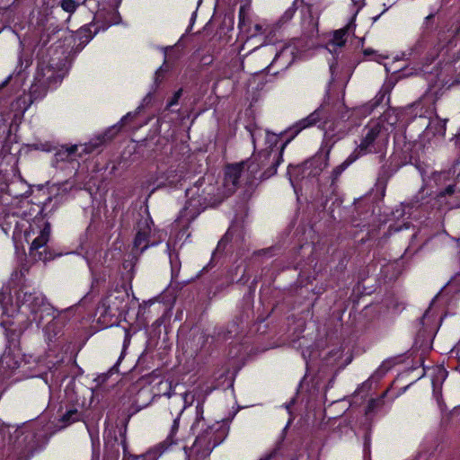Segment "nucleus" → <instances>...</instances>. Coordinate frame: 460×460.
<instances>
[{
	"label": "nucleus",
	"mask_w": 460,
	"mask_h": 460,
	"mask_svg": "<svg viewBox=\"0 0 460 460\" xmlns=\"http://www.w3.org/2000/svg\"><path fill=\"white\" fill-rule=\"evenodd\" d=\"M332 116L327 106L321 105L307 117L296 121L289 127L285 134L288 139L279 145L281 135H276L261 128H249V132L255 150L258 154L253 155L251 162L228 164L225 169V175L220 182L215 186L206 184V180H199L191 188L186 190L187 201L175 221V228H181L179 234L181 236L192 220L208 206H216L223 199L232 195L243 183L248 184L257 178L260 171H262L260 178L267 179L277 172V167L282 162L283 151L289 141L297 136L302 130L318 124L323 129H327V124L331 122Z\"/></svg>",
	"instance_id": "nucleus-1"
},
{
	"label": "nucleus",
	"mask_w": 460,
	"mask_h": 460,
	"mask_svg": "<svg viewBox=\"0 0 460 460\" xmlns=\"http://www.w3.org/2000/svg\"><path fill=\"white\" fill-rule=\"evenodd\" d=\"M210 389L201 385L192 391H176L166 398L172 423L166 438L154 451L182 449L185 460H206L228 434L225 421L209 422L204 418V402Z\"/></svg>",
	"instance_id": "nucleus-2"
},
{
	"label": "nucleus",
	"mask_w": 460,
	"mask_h": 460,
	"mask_svg": "<svg viewBox=\"0 0 460 460\" xmlns=\"http://www.w3.org/2000/svg\"><path fill=\"white\" fill-rule=\"evenodd\" d=\"M0 307V325L7 337L18 336L31 324L39 326L44 320L50 319L43 329L45 341L49 350L61 344L63 323L55 316V309L45 296L24 285L22 273L14 272L9 282L3 286Z\"/></svg>",
	"instance_id": "nucleus-3"
},
{
	"label": "nucleus",
	"mask_w": 460,
	"mask_h": 460,
	"mask_svg": "<svg viewBox=\"0 0 460 460\" xmlns=\"http://www.w3.org/2000/svg\"><path fill=\"white\" fill-rule=\"evenodd\" d=\"M50 357L48 355L47 359L41 360L23 355L16 346H9L0 358V375L4 379L13 377L15 382L23 378L41 377L51 392L65 380L66 370L62 365L52 362Z\"/></svg>",
	"instance_id": "nucleus-4"
},
{
	"label": "nucleus",
	"mask_w": 460,
	"mask_h": 460,
	"mask_svg": "<svg viewBox=\"0 0 460 460\" xmlns=\"http://www.w3.org/2000/svg\"><path fill=\"white\" fill-rule=\"evenodd\" d=\"M403 111L397 109L386 110L378 119H371L362 129L359 143L351 153V159L357 160L362 155L383 151L390 135L398 127H403L401 117Z\"/></svg>",
	"instance_id": "nucleus-5"
},
{
	"label": "nucleus",
	"mask_w": 460,
	"mask_h": 460,
	"mask_svg": "<svg viewBox=\"0 0 460 460\" xmlns=\"http://www.w3.org/2000/svg\"><path fill=\"white\" fill-rule=\"evenodd\" d=\"M301 26L303 39L279 46L265 45L256 50L267 57V60L273 57L270 65L277 64L280 69L288 67L306 49L314 45L313 40L318 36V21L310 12L303 15Z\"/></svg>",
	"instance_id": "nucleus-6"
},
{
	"label": "nucleus",
	"mask_w": 460,
	"mask_h": 460,
	"mask_svg": "<svg viewBox=\"0 0 460 460\" xmlns=\"http://www.w3.org/2000/svg\"><path fill=\"white\" fill-rule=\"evenodd\" d=\"M66 52L62 50L58 57L39 58L34 81L30 88L33 99L43 97L49 89L56 88L67 72Z\"/></svg>",
	"instance_id": "nucleus-7"
},
{
	"label": "nucleus",
	"mask_w": 460,
	"mask_h": 460,
	"mask_svg": "<svg viewBox=\"0 0 460 460\" xmlns=\"http://www.w3.org/2000/svg\"><path fill=\"white\" fill-rule=\"evenodd\" d=\"M436 99L429 91L417 103L410 109L414 114L412 122L418 124L424 130L420 135L422 141H431L434 137H443L446 133V120L440 119L436 114Z\"/></svg>",
	"instance_id": "nucleus-8"
},
{
	"label": "nucleus",
	"mask_w": 460,
	"mask_h": 460,
	"mask_svg": "<svg viewBox=\"0 0 460 460\" xmlns=\"http://www.w3.org/2000/svg\"><path fill=\"white\" fill-rule=\"evenodd\" d=\"M121 0H85L89 9H94L93 22L81 29V33L89 32L87 41L100 31H104L112 25L119 24L121 18L118 7Z\"/></svg>",
	"instance_id": "nucleus-9"
},
{
	"label": "nucleus",
	"mask_w": 460,
	"mask_h": 460,
	"mask_svg": "<svg viewBox=\"0 0 460 460\" xmlns=\"http://www.w3.org/2000/svg\"><path fill=\"white\" fill-rule=\"evenodd\" d=\"M50 235V225L43 217H36L25 229V241L31 244L30 256L36 261H46L52 259L47 243Z\"/></svg>",
	"instance_id": "nucleus-10"
},
{
	"label": "nucleus",
	"mask_w": 460,
	"mask_h": 460,
	"mask_svg": "<svg viewBox=\"0 0 460 460\" xmlns=\"http://www.w3.org/2000/svg\"><path fill=\"white\" fill-rule=\"evenodd\" d=\"M329 150L326 152L322 151L302 165L288 167V175L295 192H296L297 183L300 180L316 177L326 168Z\"/></svg>",
	"instance_id": "nucleus-11"
},
{
	"label": "nucleus",
	"mask_w": 460,
	"mask_h": 460,
	"mask_svg": "<svg viewBox=\"0 0 460 460\" xmlns=\"http://www.w3.org/2000/svg\"><path fill=\"white\" fill-rule=\"evenodd\" d=\"M152 225L153 221L148 213L146 212L137 224V234L133 244L134 252L141 253L149 246H155L162 241L163 234L160 232L152 233Z\"/></svg>",
	"instance_id": "nucleus-12"
},
{
	"label": "nucleus",
	"mask_w": 460,
	"mask_h": 460,
	"mask_svg": "<svg viewBox=\"0 0 460 460\" xmlns=\"http://www.w3.org/2000/svg\"><path fill=\"white\" fill-rule=\"evenodd\" d=\"M102 143V139L98 137L91 140L89 143L61 146L56 151L52 164L54 166L58 167L60 162H73L77 157H82L84 154H90L97 150Z\"/></svg>",
	"instance_id": "nucleus-13"
},
{
	"label": "nucleus",
	"mask_w": 460,
	"mask_h": 460,
	"mask_svg": "<svg viewBox=\"0 0 460 460\" xmlns=\"http://www.w3.org/2000/svg\"><path fill=\"white\" fill-rule=\"evenodd\" d=\"M32 424H23L21 427H6L0 423V442L4 441L5 433H9L10 443L17 444L18 446H28L31 444L36 438L37 434Z\"/></svg>",
	"instance_id": "nucleus-14"
},
{
	"label": "nucleus",
	"mask_w": 460,
	"mask_h": 460,
	"mask_svg": "<svg viewBox=\"0 0 460 460\" xmlns=\"http://www.w3.org/2000/svg\"><path fill=\"white\" fill-rule=\"evenodd\" d=\"M385 95H381L380 97L376 96L374 100L369 102L368 103L364 104L361 107H358L353 109L352 111L348 110L343 105H341L342 111L341 112V119L342 120H351V123H357V118L359 115L367 116L371 113V111L378 106L380 102L384 99Z\"/></svg>",
	"instance_id": "nucleus-15"
},
{
	"label": "nucleus",
	"mask_w": 460,
	"mask_h": 460,
	"mask_svg": "<svg viewBox=\"0 0 460 460\" xmlns=\"http://www.w3.org/2000/svg\"><path fill=\"white\" fill-rule=\"evenodd\" d=\"M416 168L418 169L422 181H423V187H422V192L425 189H432L433 183L435 185H438L442 180H445L447 176V172H438L433 171L430 165L426 164L424 163H418L416 164Z\"/></svg>",
	"instance_id": "nucleus-16"
},
{
	"label": "nucleus",
	"mask_w": 460,
	"mask_h": 460,
	"mask_svg": "<svg viewBox=\"0 0 460 460\" xmlns=\"http://www.w3.org/2000/svg\"><path fill=\"white\" fill-rule=\"evenodd\" d=\"M355 18L356 14L353 15L346 27L337 30L333 32L332 39L327 44V49L330 52L335 51L336 48H341L345 44L347 40V35L349 32L354 31L356 28Z\"/></svg>",
	"instance_id": "nucleus-17"
},
{
	"label": "nucleus",
	"mask_w": 460,
	"mask_h": 460,
	"mask_svg": "<svg viewBox=\"0 0 460 460\" xmlns=\"http://www.w3.org/2000/svg\"><path fill=\"white\" fill-rule=\"evenodd\" d=\"M31 62V61L29 58H24L22 56H20L19 65L16 68V71L9 75L4 84L10 83L16 87L22 86L26 79L25 69L30 66Z\"/></svg>",
	"instance_id": "nucleus-18"
},
{
	"label": "nucleus",
	"mask_w": 460,
	"mask_h": 460,
	"mask_svg": "<svg viewBox=\"0 0 460 460\" xmlns=\"http://www.w3.org/2000/svg\"><path fill=\"white\" fill-rule=\"evenodd\" d=\"M449 290L459 291L460 290V273L455 275L447 283V285L441 290V292L432 300L429 308L426 311L421 320V323L423 325L426 324V322L429 319V314L432 310V306L435 305L437 301H440L444 298L445 294Z\"/></svg>",
	"instance_id": "nucleus-19"
},
{
	"label": "nucleus",
	"mask_w": 460,
	"mask_h": 460,
	"mask_svg": "<svg viewBox=\"0 0 460 460\" xmlns=\"http://www.w3.org/2000/svg\"><path fill=\"white\" fill-rule=\"evenodd\" d=\"M424 199H426V198H424L423 196H421V199H420L419 197H417L416 200L411 202V204L401 205V208H397L396 211L394 213V217H398L399 216L408 214V218H410L414 211H425L429 200L424 201Z\"/></svg>",
	"instance_id": "nucleus-20"
},
{
	"label": "nucleus",
	"mask_w": 460,
	"mask_h": 460,
	"mask_svg": "<svg viewBox=\"0 0 460 460\" xmlns=\"http://www.w3.org/2000/svg\"><path fill=\"white\" fill-rule=\"evenodd\" d=\"M330 71L332 75V84H339L341 85H344L348 83L352 75L351 67H346L340 71L338 64H331Z\"/></svg>",
	"instance_id": "nucleus-21"
},
{
	"label": "nucleus",
	"mask_w": 460,
	"mask_h": 460,
	"mask_svg": "<svg viewBox=\"0 0 460 460\" xmlns=\"http://www.w3.org/2000/svg\"><path fill=\"white\" fill-rule=\"evenodd\" d=\"M173 183L172 180H170L169 176L165 175V173L162 171L157 172L155 175H150L146 181V187L147 189L152 187V192L166 184Z\"/></svg>",
	"instance_id": "nucleus-22"
},
{
	"label": "nucleus",
	"mask_w": 460,
	"mask_h": 460,
	"mask_svg": "<svg viewBox=\"0 0 460 460\" xmlns=\"http://www.w3.org/2000/svg\"><path fill=\"white\" fill-rule=\"evenodd\" d=\"M177 389H179V385L176 384L174 386H172V382H169L168 380H161L153 386L154 398L161 395H164L167 398L170 394H172L173 391L176 392Z\"/></svg>",
	"instance_id": "nucleus-23"
},
{
	"label": "nucleus",
	"mask_w": 460,
	"mask_h": 460,
	"mask_svg": "<svg viewBox=\"0 0 460 460\" xmlns=\"http://www.w3.org/2000/svg\"><path fill=\"white\" fill-rule=\"evenodd\" d=\"M85 426L92 442L93 460H99L100 439L98 427L88 423H85Z\"/></svg>",
	"instance_id": "nucleus-24"
},
{
	"label": "nucleus",
	"mask_w": 460,
	"mask_h": 460,
	"mask_svg": "<svg viewBox=\"0 0 460 460\" xmlns=\"http://www.w3.org/2000/svg\"><path fill=\"white\" fill-rule=\"evenodd\" d=\"M125 295L120 292H115L107 296L103 301V305L107 306L110 311H119L122 309V301Z\"/></svg>",
	"instance_id": "nucleus-25"
},
{
	"label": "nucleus",
	"mask_w": 460,
	"mask_h": 460,
	"mask_svg": "<svg viewBox=\"0 0 460 460\" xmlns=\"http://www.w3.org/2000/svg\"><path fill=\"white\" fill-rule=\"evenodd\" d=\"M80 417V413L76 409H70L64 413L61 418L58 420L57 423V429H62L75 421L78 420Z\"/></svg>",
	"instance_id": "nucleus-26"
},
{
	"label": "nucleus",
	"mask_w": 460,
	"mask_h": 460,
	"mask_svg": "<svg viewBox=\"0 0 460 460\" xmlns=\"http://www.w3.org/2000/svg\"><path fill=\"white\" fill-rule=\"evenodd\" d=\"M259 460H288V457L283 455V453L280 450V447H276L268 452L267 454H265ZM288 460H304V455L299 454L296 457L291 456Z\"/></svg>",
	"instance_id": "nucleus-27"
},
{
	"label": "nucleus",
	"mask_w": 460,
	"mask_h": 460,
	"mask_svg": "<svg viewBox=\"0 0 460 460\" xmlns=\"http://www.w3.org/2000/svg\"><path fill=\"white\" fill-rule=\"evenodd\" d=\"M355 161L356 160L351 159L350 154L349 156L341 164L336 166L332 170V181L336 180L342 173V172Z\"/></svg>",
	"instance_id": "nucleus-28"
},
{
	"label": "nucleus",
	"mask_w": 460,
	"mask_h": 460,
	"mask_svg": "<svg viewBox=\"0 0 460 460\" xmlns=\"http://www.w3.org/2000/svg\"><path fill=\"white\" fill-rule=\"evenodd\" d=\"M65 397L68 402L75 403V379L72 378L68 381L65 388Z\"/></svg>",
	"instance_id": "nucleus-29"
},
{
	"label": "nucleus",
	"mask_w": 460,
	"mask_h": 460,
	"mask_svg": "<svg viewBox=\"0 0 460 460\" xmlns=\"http://www.w3.org/2000/svg\"><path fill=\"white\" fill-rule=\"evenodd\" d=\"M456 190L460 191V173L457 174V180L455 183V185H448L444 191H440L438 196L439 198H443L446 194L451 195Z\"/></svg>",
	"instance_id": "nucleus-30"
},
{
	"label": "nucleus",
	"mask_w": 460,
	"mask_h": 460,
	"mask_svg": "<svg viewBox=\"0 0 460 460\" xmlns=\"http://www.w3.org/2000/svg\"><path fill=\"white\" fill-rule=\"evenodd\" d=\"M123 450H124V458L123 460H155V457L152 453H148L146 455L137 456H126V445L124 439L121 440Z\"/></svg>",
	"instance_id": "nucleus-31"
},
{
	"label": "nucleus",
	"mask_w": 460,
	"mask_h": 460,
	"mask_svg": "<svg viewBox=\"0 0 460 460\" xmlns=\"http://www.w3.org/2000/svg\"><path fill=\"white\" fill-rule=\"evenodd\" d=\"M341 354L342 352L340 349L329 351L328 358H324L326 365L334 364L341 357Z\"/></svg>",
	"instance_id": "nucleus-32"
},
{
	"label": "nucleus",
	"mask_w": 460,
	"mask_h": 460,
	"mask_svg": "<svg viewBox=\"0 0 460 460\" xmlns=\"http://www.w3.org/2000/svg\"><path fill=\"white\" fill-rule=\"evenodd\" d=\"M61 7L67 13H73L75 11L77 4L74 0H62Z\"/></svg>",
	"instance_id": "nucleus-33"
},
{
	"label": "nucleus",
	"mask_w": 460,
	"mask_h": 460,
	"mask_svg": "<svg viewBox=\"0 0 460 460\" xmlns=\"http://www.w3.org/2000/svg\"><path fill=\"white\" fill-rule=\"evenodd\" d=\"M295 13H296V8H294V7H289V8H288L285 13H284V14H283V15H282V17L280 18V21H279V22H280L282 24H284L285 22H287L290 21V20L293 18V16H294V14H295Z\"/></svg>",
	"instance_id": "nucleus-34"
},
{
	"label": "nucleus",
	"mask_w": 460,
	"mask_h": 460,
	"mask_svg": "<svg viewBox=\"0 0 460 460\" xmlns=\"http://www.w3.org/2000/svg\"><path fill=\"white\" fill-rule=\"evenodd\" d=\"M181 93H182V90L181 89H179L178 91H176L174 93L173 96L172 97V99L167 103V108L168 109L173 107L174 105H176L178 103V101L181 98Z\"/></svg>",
	"instance_id": "nucleus-35"
},
{
	"label": "nucleus",
	"mask_w": 460,
	"mask_h": 460,
	"mask_svg": "<svg viewBox=\"0 0 460 460\" xmlns=\"http://www.w3.org/2000/svg\"><path fill=\"white\" fill-rule=\"evenodd\" d=\"M385 394H386V392L383 394V395H382V397H381V398H378V399H372V400H370V401H369V402H368V405H367V411L369 412V411H373V409H374L376 405L380 404V403H381V402H382L383 397H384Z\"/></svg>",
	"instance_id": "nucleus-36"
},
{
	"label": "nucleus",
	"mask_w": 460,
	"mask_h": 460,
	"mask_svg": "<svg viewBox=\"0 0 460 460\" xmlns=\"http://www.w3.org/2000/svg\"><path fill=\"white\" fill-rule=\"evenodd\" d=\"M302 355H303L304 359L306 361V365H307V366H308V361H309V360H313V359H314V356L313 355V353H312V352H310V351H308V349L304 350V351L302 352Z\"/></svg>",
	"instance_id": "nucleus-37"
},
{
	"label": "nucleus",
	"mask_w": 460,
	"mask_h": 460,
	"mask_svg": "<svg viewBox=\"0 0 460 460\" xmlns=\"http://www.w3.org/2000/svg\"><path fill=\"white\" fill-rule=\"evenodd\" d=\"M451 353L456 354V357L460 358V340L452 349Z\"/></svg>",
	"instance_id": "nucleus-38"
},
{
	"label": "nucleus",
	"mask_w": 460,
	"mask_h": 460,
	"mask_svg": "<svg viewBox=\"0 0 460 460\" xmlns=\"http://www.w3.org/2000/svg\"><path fill=\"white\" fill-rule=\"evenodd\" d=\"M136 114H137V112H135V113L128 112L127 115H125V116L121 119L120 123H121V124H123V125H124V124H126V123H127V121H128V119H131V118L135 117V116H136Z\"/></svg>",
	"instance_id": "nucleus-39"
},
{
	"label": "nucleus",
	"mask_w": 460,
	"mask_h": 460,
	"mask_svg": "<svg viewBox=\"0 0 460 460\" xmlns=\"http://www.w3.org/2000/svg\"><path fill=\"white\" fill-rule=\"evenodd\" d=\"M129 344V335L127 331H125V339L123 342V349H125Z\"/></svg>",
	"instance_id": "nucleus-40"
},
{
	"label": "nucleus",
	"mask_w": 460,
	"mask_h": 460,
	"mask_svg": "<svg viewBox=\"0 0 460 460\" xmlns=\"http://www.w3.org/2000/svg\"><path fill=\"white\" fill-rule=\"evenodd\" d=\"M262 31V26L261 24H255L254 25V32L252 34L254 36L257 33H261Z\"/></svg>",
	"instance_id": "nucleus-41"
},
{
	"label": "nucleus",
	"mask_w": 460,
	"mask_h": 460,
	"mask_svg": "<svg viewBox=\"0 0 460 460\" xmlns=\"http://www.w3.org/2000/svg\"><path fill=\"white\" fill-rule=\"evenodd\" d=\"M164 69L163 67H160L156 72H155V83H158L159 81H161L160 79V76L163 73Z\"/></svg>",
	"instance_id": "nucleus-42"
},
{
	"label": "nucleus",
	"mask_w": 460,
	"mask_h": 460,
	"mask_svg": "<svg viewBox=\"0 0 460 460\" xmlns=\"http://www.w3.org/2000/svg\"><path fill=\"white\" fill-rule=\"evenodd\" d=\"M411 226H410V222L406 221V222H403V226H396L394 227V231H400L402 230V228H409Z\"/></svg>",
	"instance_id": "nucleus-43"
},
{
	"label": "nucleus",
	"mask_w": 460,
	"mask_h": 460,
	"mask_svg": "<svg viewBox=\"0 0 460 460\" xmlns=\"http://www.w3.org/2000/svg\"><path fill=\"white\" fill-rule=\"evenodd\" d=\"M434 15L433 14H429L428 15L426 18H425V22H424V26H426L427 28L429 26V22H431V20L433 19Z\"/></svg>",
	"instance_id": "nucleus-44"
},
{
	"label": "nucleus",
	"mask_w": 460,
	"mask_h": 460,
	"mask_svg": "<svg viewBox=\"0 0 460 460\" xmlns=\"http://www.w3.org/2000/svg\"><path fill=\"white\" fill-rule=\"evenodd\" d=\"M239 16H240L239 25L243 26L244 23L243 15V8H241V10H240Z\"/></svg>",
	"instance_id": "nucleus-45"
},
{
	"label": "nucleus",
	"mask_w": 460,
	"mask_h": 460,
	"mask_svg": "<svg viewBox=\"0 0 460 460\" xmlns=\"http://www.w3.org/2000/svg\"><path fill=\"white\" fill-rule=\"evenodd\" d=\"M171 243H172V241L170 239L167 243V250L168 251H171ZM169 257H170L171 263H172V257L171 252H169Z\"/></svg>",
	"instance_id": "nucleus-46"
},
{
	"label": "nucleus",
	"mask_w": 460,
	"mask_h": 460,
	"mask_svg": "<svg viewBox=\"0 0 460 460\" xmlns=\"http://www.w3.org/2000/svg\"><path fill=\"white\" fill-rule=\"evenodd\" d=\"M294 404V400H292L289 403L286 404V409L288 410V413H290V408L291 405Z\"/></svg>",
	"instance_id": "nucleus-47"
},
{
	"label": "nucleus",
	"mask_w": 460,
	"mask_h": 460,
	"mask_svg": "<svg viewBox=\"0 0 460 460\" xmlns=\"http://www.w3.org/2000/svg\"><path fill=\"white\" fill-rule=\"evenodd\" d=\"M438 373L443 378L446 376V371L444 369H438Z\"/></svg>",
	"instance_id": "nucleus-48"
},
{
	"label": "nucleus",
	"mask_w": 460,
	"mask_h": 460,
	"mask_svg": "<svg viewBox=\"0 0 460 460\" xmlns=\"http://www.w3.org/2000/svg\"><path fill=\"white\" fill-rule=\"evenodd\" d=\"M456 145H459V146H460V134H457V135L456 136Z\"/></svg>",
	"instance_id": "nucleus-49"
},
{
	"label": "nucleus",
	"mask_w": 460,
	"mask_h": 460,
	"mask_svg": "<svg viewBox=\"0 0 460 460\" xmlns=\"http://www.w3.org/2000/svg\"><path fill=\"white\" fill-rule=\"evenodd\" d=\"M371 53H373V51H372V50H370V49H365V51H364V54H365L366 56H368V55H370Z\"/></svg>",
	"instance_id": "nucleus-50"
},
{
	"label": "nucleus",
	"mask_w": 460,
	"mask_h": 460,
	"mask_svg": "<svg viewBox=\"0 0 460 460\" xmlns=\"http://www.w3.org/2000/svg\"><path fill=\"white\" fill-rule=\"evenodd\" d=\"M381 58H384V57H383V56H381V55H378V56H376V57L375 58V59H376L377 62H380V59H381Z\"/></svg>",
	"instance_id": "nucleus-51"
},
{
	"label": "nucleus",
	"mask_w": 460,
	"mask_h": 460,
	"mask_svg": "<svg viewBox=\"0 0 460 460\" xmlns=\"http://www.w3.org/2000/svg\"><path fill=\"white\" fill-rule=\"evenodd\" d=\"M49 51L55 55L57 53V50L56 49H53L52 47L50 48Z\"/></svg>",
	"instance_id": "nucleus-52"
},
{
	"label": "nucleus",
	"mask_w": 460,
	"mask_h": 460,
	"mask_svg": "<svg viewBox=\"0 0 460 460\" xmlns=\"http://www.w3.org/2000/svg\"><path fill=\"white\" fill-rule=\"evenodd\" d=\"M151 98V93H148L146 98H145V101L147 100V99H150Z\"/></svg>",
	"instance_id": "nucleus-53"
},
{
	"label": "nucleus",
	"mask_w": 460,
	"mask_h": 460,
	"mask_svg": "<svg viewBox=\"0 0 460 460\" xmlns=\"http://www.w3.org/2000/svg\"><path fill=\"white\" fill-rule=\"evenodd\" d=\"M35 148H36V149L46 150L43 146H42V147H40V146H37Z\"/></svg>",
	"instance_id": "nucleus-54"
},
{
	"label": "nucleus",
	"mask_w": 460,
	"mask_h": 460,
	"mask_svg": "<svg viewBox=\"0 0 460 460\" xmlns=\"http://www.w3.org/2000/svg\"><path fill=\"white\" fill-rule=\"evenodd\" d=\"M433 335L432 331H430V333L429 334V337L431 338Z\"/></svg>",
	"instance_id": "nucleus-55"
},
{
	"label": "nucleus",
	"mask_w": 460,
	"mask_h": 460,
	"mask_svg": "<svg viewBox=\"0 0 460 460\" xmlns=\"http://www.w3.org/2000/svg\"><path fill=\"white\" fill-rule=\"evenodd\" d=\"M2 230L6 233V229L4 226H2Z\"/></svg>",
	"instance_id": "nucleus-56"
}]
</instances>
